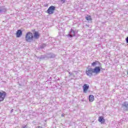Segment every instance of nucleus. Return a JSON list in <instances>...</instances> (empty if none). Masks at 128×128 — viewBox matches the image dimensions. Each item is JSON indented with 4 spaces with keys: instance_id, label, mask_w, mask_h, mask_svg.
I'll use <instances>...</instances> for the list:
<instances>
[{
    "instance_id": "obj_1",
    "label": "nucleus",
    "mask_w": 128,
    "mask_h": 128,
    "mask_svg": "<svg viewBox=\"0 0 128 128\" xmlns=\"http://www.w3.org/2000/svg\"><path fill=\"white\" fill-rule=\"evenodd\" d=\"M25 40L28 42H30L32 40H34V35L32 32H28L25 36Z\"/></svg>"
},
{
    "instance_id": "obj_2",
    "label": "nucleus",
    "mask_w": 128,
    "mask_h": 128,
    "mask_svg": "<svg viewBox=\"0 0 128 128\" xmlns=\"http://www.w3.org/2000/svg\"><path fill=\"white\" fill-rule=\"evenodd\" d=\"M86 76H90V78L91 76H92L94 72V69L92 68H87L86 70Z\"/></svg>"
},
{
    "instance_id": "obj_3",
    "label": "nucleus",
    "mask_w": 128,
    "mask_h": 128,
    "mask_svg": "<svg viewBox=\"0 0 128 128\" xmlns=\"http://www.w3.org/2000/svg\"><path fill=\"white\" fill-rule=\"evenodd\" d=\"M55 10L56 7L54 6H51L49 7L46 12L48 13V14H52L54 12Z\"/></svg>"
},
{
    "instance_id": "obj_4",
    "label": "nucleus",
    "mask_w": 128,
    "mask_h": 128,
    "mask_svg": "<svg viewBox=\"0 0 128 128\" xmlns=\"http://www.w3.org/2000/svg\"><path fill=\"white\" fill-rule=\"evenodd\" d=\"M6 96V93L4 92H0V102H2Z\"/></svg>"
},
{
    "instance_id": "obj_5",
    "label": "nucleus",
    "mask_w": 128,
    "mask_h": 128,
    "mask_svg": "<svg viewBox=\"0 0 128 128\" xmlns=\"http://www.w3.org/2000/svg\"><path fill=\"white\" fill-rule=\"evenodd\" d=\"M93 72L96 74H98L100 72V66H96L93 69Z\"/></svg>"
},
{
    "instance_id": "obj_6",
    "label": "nucleus",
    "mask_w": 128,
    "mask_h": 128,
    "mask_svg": "<svg viewBox=\"0 0 128 128\" xmlns=\"http://www.w3.org/2000/svg\"><path fill=\"white\" fill-rule=\"evenodd\" d=\"M88 88H90V86H88V84H84L83 86L84 92L86 93Z\"/></svg>"
},
{
    "instance_id": "obj_7",
    "label": "nucleus",
    "mask_w": 128,
    "mask_h": 128,
    "mask_svg": "<svg viewBox=\"0 0 128 128\" xmlns=\"http://www.w3.org/2000/svg\"><path fill=\"white\" fill-rule=\"evenodd\" d=\"M22 36V30H18L16 32V38H20V36Z\"/></svg>"
},
{
    "instance_id": "obj_8",
    "label": "nucleus",
    "mask_w": 128,
    "mask_h": 128,
    "mask_svg": "<svg viewBox=\"0 0 128 128\" xmlns=\"http://www.w3.org/2000/svg\"><path fill=\"white\" fill-rule=\"evenodd\" d=\"M40 33L38 32H35L34 34V38H36V40H38L40 38Z\"/></svg>"
},
{
    "instance_id": "obj_9",
    "label": "nucleus",
    "mask_w": 128,
    "mask_h": 128,
    "mask_svg": "<svg viewBox=\"0 0 128 128\" xmlns=\"http://www.w3.org/2000/svg\"><path fill=\"white\" fill-rule=\"evenodd\" d=\"M98 120L100 122H101V124H104V122H106V120H104V118L102 116H99Z\"/></svg>"
},
{
    "instance_id": "obj_10",
    "label": "nucleus",
    "mask_w": 128,
    "mask_h": 128,
    "mask_svg": "<svg viewBox=\"0 0 128 128\" xmlns=\"http://www.w3.org/2000/svg\"><path fill=\"white\" fill-rule=\"evenodd\" d=\"M94 100V96H93V95H90L89 96V102H92Z\"/></svg>"
},
{
    "instance_id": "obj_11",
    "label": "nucleus",
    "mask_w": 128,
    "mask_h": 128,
    "mask_svg": "<svg viewBox=\"0 0 128 128\" xmlns=\"http://www.w3.org/2000/svg\"><path fill=\"white\" fill-rule=\"evenodd\" d=\"M85 18L86 20H92V16L90 15H87Z\"/></svg>"
},
{
    "instance_id": "obj_12",
    "label": "nucleus",
    "mask_w": 128,
    "mask_h": 128,
    "mask_svg": "<svg viewBox=\"0 0 128 128\" xmlns=\"http://www.w3.org/2000/svg\"><path fill=\"white\" fill-rule=\"evenodd\" d=\"M122 106L126 108V110H128V103L126 102H124Z\"/></svg>"
},
{
    "instance_id": "obj_13",
    "label": "nucleus",
    "mask_w": 128,
    "mask_h": 128,
    "mask_svg": "<svg viewBox=\"0 0 128 128\" xmlns=\"http://www.w3.org/2000/svg\"><path fill=\"white\" fill-rule=\"evenodd\" d=\"M97 64H100V62H98V60H96L95 62H93L92 64V66H96Z\"/></svg>"
},
{
    "instance_id": "obj_14",
    "label": "nucleus",
    "mask_w": 128,
    "mask_h": 128,
    "mask_svg": "<svg viewBox=\"0 0 128 128\" xmlns=\"http://www.w3.org/2000/svg\"><path fill=\"white\" fill-rule=\"evenodd\" d=\"M70 32H72V33L73 34V36H76V33H75V32H74V30H72V29L70 30Z\"/></svg>"
},
{
    "instance_id": "obj_15",
    "label": "nucleus",
    "mask_w": 128,
    "mask_h": 128,
    "mask_svg": "<svg viewBox=\"0 0 128 128\" xmlns=\"http://www.w3.org/2000/svg\"><path fill=\"white\" fill-rule=\"evenodd\" d=\"M61 2H62V4H64L66 2V0H60Z\"/></svg>"
},
{
    "instance_id": "obj_16",
    "label": "nucleus",
    "mask_w": 128,
    "mask_h": 128,
    "mask_svg": "<svg viewBox=\"0 0 128 128\" xmlns=\"http://www.w3.org/2000/svg\"><path fill=\"white\" fill-rule=\"evenodd\" d=\"M68 36H70V38H72L74 36H72V34H68Z\"/></svg>"
},
{
    "instance_id": "obj_17",
    "label": "nucleus",
    "mask_w": 128,
    "mask_h": 128,
    "mask_svg": "<svg viewBox=\"0 0 128 128\" xmlns=\"http://www.w3.org/2000/svg\"><path fill=\"white\" fill-rule=\"evenodd\" d=\"M126 42L128 44V36L126 38Z\"/></svg>"
},
{
    "instance_id": "obj_18",
    "label": "nucleus",
    "mask_w": 128,
    "mask_h": 128,
    "mask_svg": "<svg viewBox=\"0 0 128 128\" xmlns=\"http://www.w3.org/2000/svg\"><path fill=\"white\" fill-rule=\"evenodd\" d=\"M64 116H65V114H62V117Z\"/></svg>"
}]
</instances>
